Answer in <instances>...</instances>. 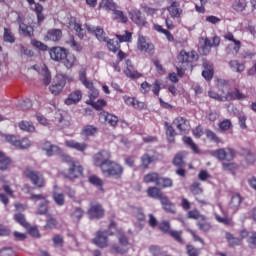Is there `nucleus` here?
<instances>
[{
	"instance_id": "obj_1",
	"label": "nucleus",
	"mask_w": 256,
	"mask_h": 256,
	"mask_svg": "<svg viewBox=\"0 0 256 256\" xmlns=\"http://www.w3.org/2000/svg\"><path fill=\"white\" fill-rule=\"evenodd\" d=\"M217 87L220 93H222L224 101H243L247 99L245 94L241 93L238 88H233L227 80L219 79Z\"/></svg>"
},
{
	"instance_id": "obj_2",
	"label": "nucleus",
	"mask_w": 256,
	"mask_h": 256,
	"mask_svg": "<svg viewBox=\"0 0 256 256\" xmlns=\"http://www.w3.org/2000/svg\"><path fill=\"white\" fill-rule=\"evenodd\" d=\"M64 161L69 163V168L64 172L67 179H79L83 175V166L77 161H74L70 156H64Z\"/></svg>"
},
{
	"instance_id": "obj_3",
	"label": "nucleus",
	"mask_w": 256,
	"mask_h": 256,
	"mask_svg": "<svg viewBox=\"0 0 256 256\" xmlns=\"http://www.w3.org/2000/svg\"><path fill=\"white\" fill-rule=\"evenodd\" d=\"M125 168L123 165L111 160L106 167L101 171L104 177H110L112 179H121L123 177V173Z\"/></svg>"
},
{
	"instance_id": "obj_4",
	"label": "nucleus",
	"mask_w": 256,
	"mask_h": 256,
	"mask_svg": "<svg viewBox=\"0 0 256 256\" xmlns=\"http://www.w3.org/2000/svg\"><path fill=\"white\" fill-rule=\"evenodd\" d=\"M79 79L86 89H89L90 100L87 101L88 105H91L93 99L99 97V90L93 87V82L87 80V72L85 69L80 70Z\"/></svg>"
},
{
	"instance_id": "obj_5",
	"label": "nucleus",
	"mask_w": 256,
	"mask_h": 256,
	"mask_svg": "<svg viewBox=\"0 0 256 256\" xmlns=\"http://www.w3.org/2000/svg\"><path fill=\"white\" fill-rule=\"evenodd\" d=\"M116 235L122 247L117 244H112L111 251L112 253H120L121 255H124V253H127V251H129V248H127V245H129V240L121 230H117Z\"/></svg>"
},
{
	"instance_id": "obj_6",
	"label": "nucleus",
	"mask_w": 256,
	"mask_h": 256,
	"mask_svg": "<svg viewBox=\"0 0 256 256\" xmlns=\"http://www.w3.org/2000/svg\"><path fill=\"white\" fill-rule=\"evenodd\" d=\"M24 174L31 181L32 185H35V187H38L39 189L45 187V178L43 177V174H41V172H37L31 168H27L24 171Z\"/></svg>"
},
{
	"instance_id": "obj_7",
	"label": "nucleus",
	"mask_w": 256,
	"mask_h": 256,
	"mask_svg": "<svg viewBox=\"0 0 256 256\" xmlns=\"http://www.w3.org/2000/svg\"><path fill=\"white\" fill-rule=\"evenodd\" d=\"M95 167H99L102 172L108 163L111 161V152L102 150L94 155L93 157Z\"/></svg>"
},
{
	"instance_id": "obj_8",
	"label": "nucleus",
	"mask_w": 256,
	"mask_h": 256,
	"mask_svg": "<svg viewBox=\"0 0 256 256\" xmlns=\"http://www.w3.org/2000/svg\"><path fill=\"white\" fill-rule=\"evenodd\" d=\"M200 43L203 44L199 46V53H201V55H209V53H211V47H217L221 43V39L218 36H214L211 42L208 38H202Z\"/></svg>"
},
{
	"instance_id": "obj_9",
	"label": "nucleus",
	"mask_w": 256,
	"mask_h": 256,
	"mask_svg": "<svg viewBox=\"0 0 256 256\" xmlns=\"http://www.w3.org/2000/svg\"><path fill=\"white\" fill-rule=\"evenodd\" d=\"M213 157L219 159V161H233L235 159V150L232 148H220L212 152Z\"/></svg>"
},
{
	"instance_id": "obj_10",
	"label": "nucleus",
	"mask_w": 256,
	"mask_h": 256,
	"mask_svg": "<svg viewBox=\"0 0 256 256\" xmlns=\"http://www.w3.org/2000/svg\"><path fill=\"white\" fill-rule=\"evenodd\" d=\"M7 143H11L14 147H18V149H29L31 147V141L27 138H23L22 140H17V137L13 135H4Z\"/></svg>"
},
{
	"instance_id": "obj_11",
	"label": "nucleus",
	"mask_w": 256,
	"mask_h": 256,
	"mask_svg": "<svg viewBox=\"0 0 256 256\" xmlns=\"http://www.w3.org/2000/svg\"><path fill=\"white\" fill-rule=\"evenodd\" d=\"M67 81L65 80V76L58 74L54 78V83L50 86V92L52 95H59L63 91V87H65V84Z\"/></svg>"
},
{
	"instance_id": "obj_12",
	"label": "nucleus",
	"mask_w": 256,
	"mask_h": 256,
	"mask_svg": "<svg viewBox=\"0 0 256 256\" xmlns=\"http://www.w3.org/2000/svg\"><path fill=\"white\" fill-rule=\"evenodd\" d=\"M86 29L89 33H92V35H95L96 39H98V41L101 43H105V41H107L108 37L106 36L103 28L86 24Z\"/></svg>"
},
{
	"instance_id": "obj_13",
	"label": "nucleus",
	"mask_w": 256,
	"mask_h": 256,
	"mask_svg": "<svg viewBox=\"0 0 256 256\" xmlns=\"http://www.w3.org/2000/svg\"><path fill=\"white\" fill-rule=\"evenodd\" d=\"M66 53L67 49L59 46L52 47L49 49V55L52 61H63V59H65L66 57Z\"/></svg>"
},
{
	"instance_id": "obj_14",
	"label": "nucleus",
	"mask_w": 256,
	"mask_h": 256,
	"mask_svg": "<svg viewBox=\"0 0 256 256\" xmlns=\"http://www.w3.org/2000/svg\"><path fill=\"white\" fill-rule=\"evenodd\" d=\"M169 15L173 18L179 19L183 15V9H181V4L175 0H169V6L167 7Z\"/></svg>"
},
{
	"instance_id": "obj_15",
	"label": "nucleus",
	"mask_w": 256,
	"mask_h": 256,
	"mask_svg": "<svg viewBox=\"0 0 256 256\" xmlns=\"http://www.w3.org/2000/svg\"><path fill=\"white\" fill-rule=\"evenodd\" d=\"M99 119L101 123H108L110 127H116L117 123H119V118L113 114H109V112H101Z\"/></svg>"
},
{
	"instance_id": "obj_16",
	"label": "nucleus",
	"mask_w": 256,
	"mask_h": 256,
	"mask_svg": "<svg viewBox=\"0 0 256 256\" xmlns=\"http://www.w3.org/2000/svg\"><path fill=\"white\" fill-rule=\"evenodd\" d=\"M92 241L94 245H97V247H100L101 249L109 246L107 243V232L105 231H98L96 237Z\"/></svg>"
},
{
	"instance_id": "obj_17",
	"label": "nucleus",
	"mask_w": 256,
	"mask_h": 256,
	"mask_svg": "<svg viewBox=\"0 0 256 256\" xmlns=\"http://www.w3.org/2000/svg\"><path fill=\"white\" fill-rule=\"evenodd\" d=\"M105 215V210L99 204L92 205L88 211L90 219H101Z\"/></svg>"
},
{
	"instance_id": "obj_18",
	"label": "nucleus",
	"mask_w": 256,
	"mask_h": 256,
	"mask_svg": "<svg viewBox=\"0 0 256 256\" xmlns=\"http://www.w3.org/2000/svg\"><path fill=\"white\" fill-rule=\"evenodd\" d=\"M173 125H175V127H177V129H179V131L181 132H186L189 131V129H191V126L189 125V120H187L184 117H177L174 121H173Z\"/></svg>"
},
{
	"instance_id": "obj_19",
	"label": "nucleus",
	"mask_w": 256,
	"mask_h": 256,
	"mask_svg": "<svg viewBox=\"0 0 256 256\" xmlns=\"http://www.w3.org/2000/svg\"><path fill=\"white\" fill-rule=\"evenodd\" d=\"M83 99V94L81 93V90H76L70 93L65 100V105H77L79 101Z\"/></svg>"
},
{
	"instance_id": "obj_20",
	"label": "nucleus",
	"mask_w": 256,
	"mask_h": 256,
	"mask_svg": "<svg viewBox=\"0 0 256 256\" xmlns=\"http://www.w3.org/2000/svg\"><path fill=\"white\" fill-rule=\"evenodd\" d=\"M124 103L128 105L129 107H133L134 109H145V102H141L133 97L130 96H124L123 97Z\"/></svg>"
},
{
	"instance_id": "obj_21",
	"label": "nucleus",
	"mask_w": 256,
	"mask_h": 256,
	"mask_svg": "<svg viewBox=\"0 0 256 256\" xmlns=\"http://www.w3.org/2000/svg\"><path fill=\"white\" fill-rule=\"evenodd\" d=\"M197 59V54L195 52H186L182 50L178 55L179 63H191V61H195Z\"/></svg>"
},
{
	"instance_id": "obj_22",
	"label": "nucleus",
	"mask_w": 256,
	"mask_h": 256,
	"mask_svg": "<svg viewBox=\"0 0 256 256\" xmlns=\"http://www.w3.org/2000/svg\"><path fill=\"white\" fill-rule=\"evenodd\" d=\"M224 39H226V41H231L232 43H234V46L232 48V54L237 55L241 50V41L235 39V36L231 32H227L224 35Z\"/></svg>"
},
{
	"instance_id": "obj_23",
	"label": "nucleus",
	"mask_w": 256,
	"mask_h": 256,
	"mask_svg": "<svg viewBox=\"0 0 256 256\" xmlns=\"http://www.w3.org/2000/svg\"><path fill=\"white\" fill-rule=\"evenodd\" d=\"M130 19L136 23V25H145V17H143V14L141 11L137 9H132L129 11Z\"/></svg>"
},
{
	"instance_id": "obj_24",
	"label": "nucleus",
	"mask_w": 256,
	"mask_h": 256,
	"mask_svg": "<svg viewBox=\"0 0 256 256\" xmlns=\"http://www.w3.org/2000/svg\"><path fill=\"white\" fill-rule=\"evenodd\" d=\"M138 49L139 51H143L144 53H153V44L147 42L145 37L139 36L138 37Z\"/></svg>"
},
{
	"instance_id": "obj_25",
	"label": "nucleus",
	"mask_w": 256,
	"mask_h": 256,
	"mask_svg": "<svg viewBox=\"0 0 256 256\" xmlns=\"http://www.w3.org/2000/svg\"><path fill=\"white\" fill-rule=\"evenodd\" d=\"M126 69L124 71L126 77H129L130 79H139V77H142L141 73L137 72L136 69L133 67V64L130 60L126 61Z\"/></svg>"
},
{
	"instance_id": "obj_26",
	"label": "nucleus",
	"mask_w": 256,
	"mask_h": 256,
	"mask_svg": "<svg viewBox=\"0 0 256 256\" xmlns=\"http://www.w3.org/2000/svg\"><path fill=\"white\" fill-rule=\"evenodd\" d=\"M42 150L45 151L47 157H53V155H57L61 151L58 146L51 144V142H45L42 145Z\"/></svg>"
},
{
	"instance_id": "obj_27",
	"label": "nucleus",
	"mask_w": 256,
	"mask_h": 256,
	"mask_svg": "<svg viewBox=\"0 0 256 256\" xmlns=\"http://www.w3.org/2000/svg\"><path fill=\"white\" fill-rule=\"evenodd\" d=\"M65 145L69 149H75L76 151H80L81 153H83V151L87 149V144L85 142L79 143L75 140H66Z\"/></svg>"
},
{
	"instance_id": "obj_28",
	"label": "nucleus",
	"mask_w": 256,
	"mask_h": 256,
	"mask_svg": "<svg viewBox=\"0 0 256 256\" xmlns=\"http://www.w3.org/2000/svg\"><path fill=\"white\" fill-rule=\"evenodd\" d=\"M153 153L154 152H152V151H148L144 155H142L141 165H142L143 169H148L149 165H151V163H153V161H155L156 157H155V154H153Z\"/></svg>"
},
{
	"instance_id": "obj_29",
	"label": "nucleus",
	"mask_w": 256,
	"mask_h": 256,
	"mask_svg": "<svg viewBox=\"0 0 256 256\" xmlns=\"http://www.w3.org/2000/svg\"><path fill=\"white\" fill-rule=\"evenodd\" d=\"M68 27L71 31H76V34L78 37H80V39L85 37V30H83L81 24H79V22H77L75 19L70 20Z\"/></svg>"
},
{
	"instance_id": "obj_30",
	"label": "nucleus",
	"mask_w": 256,
	"mask_h": 256,
	"mask_svg": "<svg viewBox=\"0 0 256 256\" xmlns=\"http://www.w3.org/2000/svg\"><path fill=\"white\" fill-rule=\"evenodd\" d=\"M62 63L66 69H73L75 63H77V58L73 54L66 52V56L62 59Z\"/></svg>"
},
{
	"instance_id": "obj_31",
	"label": "nucleus",
	"mask_w": 256,
	"mask_h": 256,
	"mask_svg": "<svg viewBox=\"0 0 256 256\" xmlns=\"http://www.w3.org/2000/svg\"><path fill=\"white\" fill-rule=\"evenodd\" d=\"M53 199L59 207H63V205H65V195H63V192H59V188H57V186L54 187Z\"/></svg>"
},
{
	"instance_id": "obj_32",
	"label": "nucleus",
	"mask_w": 256,
	"mask_h": 256,
	"mask_svg": "<svg viewBox=\"0 0 256 256\" xmlns=\"http://www.w3.org/2000/svg\"><path fill=\"white\" fill-rule=\"evenodd\" d=\"M242 202H243V198H241V195L235 194L231 197L229 207L233 211H237V209H239V207H241Z\"/></svg>"
},
{
	"instance_id": "obj_33",
	"label": "nucleus",
	"mask_w": 256,
	"mask_h": 256,
	"mask_svg": "<svg viewBox=\"0 0 256 256\" xmlns=\"http://www.w3.org/2000/svg\"><path fill=\"white\" fill-rule=\"evenodd\" d=\"M63 36V33L60 29H53L47 32L46 39L48 41H59L61 37Z\"/></svg>"
},
{
	"instance_id": "obj_34",
	"label": "nucleus",
	"mask_w": 256,
	"mask_h": 256,
	"mask_svg": "<svg viewBox=\"0 0 256 256\" xmlns=\"http://www.w3.org/2000/svg\"><path fill=\"white\" fill-rule=\"evenodd\" d=\"M99 7L100 9H104V11H115L117 4L113 0H101Z\"/></svg>"
},
{
	"instance_id": "obj_35",
	"label": "nucleus",
	"mask_w": 256,
	"mask_h": 256,
	"mask_svg": "<svg viewBox=\"0 0 256 256\" xmlns=\"http://www.w3.org/2000/svg\"><path fill=\"white\" fill-rule=\"evenodd\" d=\"M229 67L232 71H235V73H243V71H245V64L238 60H231L229 62Z\"/></svg>"
},
{
	"instance_id": "obj_36",
	"label": "nucleus",
	"mask_w": 256,
	"mask_h": 256,
	"mask_svg": "<svg viewBox=\"0 0 256 256\" xmlns=\"http://www.w3.org/2000/svg\"><path fill=\"white\" fill-rule=\"evenodd\" d=\"M202 77L206 81H211L213 79V64L205 63L204 70L202 71Z\"/></svg>"
},
{
	"instance_id": "obj_37",
	"label": "nucleus",
	"mask_w": 256,
	"mask_h": 256,
	"mask_svg": "<svg viewBox=\"0 0 256 256\" xmlns=\"http://www.w3.org/2000/svg\"><path fill=\"white\" fill-rule=\"evenodd\" d=\"M225 238L230 247H236L241 245V238L234 237V235L231 234V232H226Z\"/></svg>"
},
{
	"instance_id": "obj_38",
	"label": "nucleus",
	"mask_w": 256,
	"mask_h": 256,
	"mask_svg": "<svg viewBox=\"0 0 256 256\" xmlns=\"http://www.w3.org/2000/svg\"><path fill=\"white\" fill-rule=\"evenodd\" d=\"M9 165H11V159L5 156L3 152H0V171H7Z\"/></svg>"
},
{
	"instance_id": "obj_39",
	"label": "nucleus",
	"mask_w": 256,
	"mask_h": 256,
	"mask_svg": "<svg viewBox=\"0 0 256 256\" xmlns=\"http://www.w3.org/2000/svg\"><path fill=\"white\" fill-rule=\"evenodd\" d=\"M172 239H175L177 243L183 245L185 241L183 240V230H170L169 234Z\"/></svg>"
},
{
	"instance_id": "obj_40",
	"label": "nucleus",
	"mask_w": 256,
	"mask_h": 256,
	"mask_svg": "<svg viewBox=\"0 0 256 256\" xmlns=\"http://www.w3.org/2000/svg\"><path fill=\"white\" fill-rule=\"evenodd\" d=\"M32 11H35L38 19V23H41L43 19H45V16L43 15V6L39 3H35L33 6H31Z\"/></svg>"
},
{
	"instance_id": "obj_41",
	"label": "nucleus",
	"mask_w": 256,
	"mask_h": 256,
	"mask_svg": "<svg viewBox=\"0 0 256 256\" xmlns=\"http://www.w3.org/2000/svg\"><path fill=\"white\" fill-rule=\"evenodd\" d=\"M113 11V19H116V21H119V23H127V21H129V19L127 18V16L125 15V13H123V11L121 10H117L114 9Z\"/></svg>"
},
{
	"instance_id": "obj_42",
	"label": "nucleus",
	"mask_w": 256,
	"mask_h": 256,
	"mask_svg": "<svg viewBox=\"0 0 256 256\" xmlns=\"http://www.w3.org/2000/svg\"><path fill=\"white\" fill-rule=\"evenodd\" d=\"M159 174L157 172H150L144 176V183H157L159 182Z\"/></svg>"
},
{
	"instance_id": "obj_43",
	"label": "nucleus",
	"mask_w": 256,
	"mask_h": 256,
	"mask_svg": "<svg viewBox=\"0 0 256 256\" xmlns=\"http://www.w3.org/2000/svg\"><path fill=\"white\" fill-rule=\"evenodd\" d=\"M148 197H151L152 199H161L163 196V192L157 187H150L147 190Z\"/></svg>"
},
{
	"instance_id": "obj_44",
	"label": "nucleus",
	"mask_w": 256,
	"mask_h": 256,
	"mask_svg": "<svg viewBox=\"0 0 256 256\" xmlns=\"http://www.w3.org/2000/svg\"><path fill=\"white\" fill-rule=\"evenodd\" d=\"M19 29L21 31V33H23V35H25L26 37H33V27L28 26L27 24L23 23V22H19Z\"/></svg>"
},
{
	"instance_id": "obj_45",
	"label": "nucleus",
	"mask_w": 256,
	"mask_h": 256,
	"mask_svg": "<svg viewBox=\"0 0 256 256\" xmlns=\"http://www.w3.org/2000/svg\"><path fill=\"white\" fill-rule=\"evenodd\" d=\"M104 43L107 44L109 51H112V53H117V51H119V49L121 47L119 45V42H117L115 40H111L109 38H107V41H104Z\"/></svg>"
},
{
	"instance_id": "obj_46",
	"label": "nucleus",
	"mask_w": 256,
	"mask_h": 256,
	"mask_svg": "<svg viewBox=\"0 0 256 256\" xmlns=\"http://www.w3.org/2000/svg\"><path fill=\"white\" fill-rule=\"evenodd\" d=\"M185 152H181L175 155L173 163L176 167H185Z\"/></svg>"
},
{
	"instance_id": "obj_47",
	"label": "nucleus",
	"mask_w": 256,
	"mask_h": 256,
	"mask_svg": "<svg viewBox=\"0 0 256 256\" xmlns=\"http://www.w3.org/2000/svg\"><path fill=\"white\" fill-rule=\"evenodd\" d=\"M156 185L158 187H162L163 189H165L167 187H173V180H171L170 178H163V177L159 176L158 182Z\"/></svg>"
},
{
	"instance_id": "obj_48",
	"label": "nucleus",
	"mask_w": 256,
	"mask_h": 256,
	"mask_svg": "<svg viewBox=\"0 0 256 256\" xmlns=\"http://www.w3.org/2000/svg\"><path fill=\"white\" fill-rule=\"evenodd\" d=\"M97 131H98L97 127L93 125H87L82 129V135L84 137H91V135H95Z\"/></svg>"
},
{
	"instance_id": "obj_49",
	"label": "nucleus",
	"mask_w": 256,
	"mask_h": 256,
	"mask_svg": "<svg viewBox=\"0 0 256 256\" xmlns=\"http://www.w3.org/2000/svg\"><path fill=\"white\" fill-rule=\"evenodd\" d=\"M19 129L21 131H27L28 133H33L35 131V126L27 121H21L19 123Z\"/></svg>"
},
{
	"instance_id": "obj_50",
	"label": "nucleus",
	"mask_w": 256,
	"mask_h": 256,
	"mask_svg": "<svg viewBox=\"0 0 256 256\" xmlns=\"http://www.w3.org/2000/svg\"><path fill=\"white\" fill-rule=\"evenodd\" d=\"M232 7L235 11H245V7H247V1L235 0Z\"/></svg>"
},
{
	"instance_id": "obj_51",
	"label": "nucleus",
	"mask_w": 256,
	"mask_h": 256,
	"mask_svg": "<svg viewBox=\"0 0 256 256\" xmlns=\"http://www.w3.org/2000/svg\"><path fill=\"white\" fill-rule=\"evenodd\" d=\"M183 142L185 143V145H188V147H190V149H192L194 153H199V148L197 147V144L193 142V139H191V137L185 136L183 138Z\"/></svg>"
},
{
	"instance_id": "obj_52",
	"label": "nucleus",
	"mask_w": 256,
	"mask_h": 256,
	"mask_svg": "<svg viewBox=\"0 0 256 256\" xmlns=\"http://www.w3.org/2000/svg\"><path fill=\"white\" fill-rule=\"evenodd\" d=\"M3 39L6 43H15V36L13 35V32L7 28L4 29Z\"/></svg>"
},
{
	"instance_id": "obj_53",
	"label": "nucleus",
	"mask_w": 256,
	"mask_h": 256,
	"mask_svg": "<svg viewBox=\"0 0 256 256\" xmlns=\"http://www.w3.org/2000/svg\"><path fill=\"white\" fill-rule=\"evenodd\" d=\"M30 201H33V203H37L38 201H41V203H44L47 200V195L45 194H30L29 197Z\"/></svg>"
},
{
	"instance_id": "obj_54",
	"label": "nucleus",
	"mask_w": 256,
	"mask_h": 256,
	"mask_svg": "<svg viewBox=\"0 0 256 256\" xmlns=\"http://www.w3.org/2000/svg\"><path fill=\"white\" fill-rule=\"evenodd\" d=\"M49 210V200H45L38 206L37 213L38 215H45Z\"/></svg>"
},
{
	"instance_id": "obj_55",
	"label": "nucleus",
	"mask_w": 256,
	"mask_h": 256,
	"mask_svg": "<svg viewBox=\"0 0 256 256\" xmlns=\"http://www.w3.org/2000/svg\"><path fill=\"white\" fill-rule=\"evenodd\" d=\"M88 181L91 183V185H95L96 187H103V180H101V178L96 175L90 176Z\"/></svg>"
},
{
	"instance_id": "obj_56",
	"label": "nucleus",
	"mask_w": 256,
	"mask_h": 256,
	"mask_svg": "<svg viewBox=\"0 0 256 256\" xmlns=\"http://www.w3.org/2000/svg\"><path fill=\"white\" fill-rule=\"evenodd\" d=\"M116 37L120 43H129V41H131L132 34L131 32L125 31V34L123 35L116 34Z\"/></svg>"
},
{
	"instance_id": "obj_57",
	"label": "nucleus",
	"mask_w": 256,
	"mask_h": 256,
	"mask_svg": "<svg viewBox=\"0 0 256 256\" xmlns=\"http://www.w3.org/2000/svg\"><path fill=\"white\" fill-rule=\"evenodd\" d=\"M42 75H43V81L45 85H49L51 83V73H49V70L46 66L42 68Z\"/></svg>"
},
{
	"instance_id": "obj_58",
	"label": "nucleus",
	"mask_w": 256,
	"mask_h": 256,
	"mask_svg": "<svg viewBox=\"0 0 256 256\" xmlns=\"http://www.w3.org/2000/svg\"><path fill=\"white\" fill-rule=\"evenodd\" d=\"M14 218H15V221H17V223L22 225V227H29V223H27V220H25V215L20 213L15 214Z\"/></svg>"
},
{
	"instance_id": "obj_59",
	"label": "nucleus",
	"mask_w": 256,
	"mask_h": 256,
	"mask_svg": "<svg viewBox=\"0 0 256 256\" xmlns=\"http://www.w3.org/2000/svg\"><path fill=\"white\" fill-rule=\"evenodd\" d=\"M247 243H248L250 249H255V247H256V232H250V235L247 238Z\"/></svg>"
},
{
	"instance_id": "obj_60",
	"label": "nucleus",
	"mask_w": 256,
	"mask_h": 256,
	"mask_svg": "<svg viewBox=\"0 0 256 256\" xmlns=\"http://www.w3.org/2000/svg\"><path fill=\"white\" fill-rule=\"evenodd\" d=\"M188 218L189 219H202V221H205V216L201 215L199 213V210H192L188 212Z\"/></svg>"
},
{
	"instance_id": "obj_61",
	"label": "nucleus",
	"mask_w": 256,
	"mask_h": 256,
	"mask_svg": "<svg viewBox=\"0 0 256 256\" xmlns=\"http://www.w3.org/2000/svg\"><path fill=\"white\" fill-rule=\"evenodd\" d=\"M166 134L168 135L169 143H173V141H175V129L173 128V126H167Z\"/></svg>"
},
{
	"instance_id": "obj_62",
	"label": "nucleus",
	"mask_w": 256,
	"mask_h": 256,
	"mask_svg": "<svg viewBox=\"0 0 256 256\" xmlns=\"http://www.w3.org/2000/svg\"><path fill=\"white\" fill-rule=\"evenodd\" d=\"M71 217L74 219V221H79V219L83 217V210L81 208H75L71 214Z\"/></svg>"
},
{
	"instance_id": "obj_63",
	"label": "nucleus",
	"mask_w": 256,
	"mask_h": 256,
	"mask_svg": "<svg viewBox=\"0 0 256 256\" xmlns=\"http://www.w3.org/2000/svg\"><path fill=\"white\" fill-rule=\"evenodd\" d=\"M186 251L188 256H199V250L193 245H187Z\"/></svg>"
},
{
	"instance_id": "obj_64",
	"label": "nucleus",
	"mask_w": 256,
	"mask_h": 256,
	"mask_svg": "<svg viewBox=\"0 0 256 256\" xmlns=\"http://www.w3.org/2000/svg\"><path fill=\"white\" fill-rule=\"evenodd\" d=\"M222 169L224 171H237V165L235 163H222Z\"/></svg>"
}]
</instances>
